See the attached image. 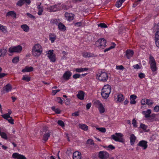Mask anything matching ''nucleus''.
Segmentation results:
<instances>
[{
  "label": "nucleus",
  "instance_id": "f257e3e1",
  "mask_svg": "<svg viewBox=\"0 0 159 159\" xmlns=\"http://www.w3.org/2000/svg\"><path fill=\"white\" fill-rule=\"evenodd\" d=\"M43 52L42 46L39 44H35L33 47L32 53L35 57H38Z\"/></svg>",
  "mask_w": 159,
  "mask_h": 159
},
{
  "label": "nucleus",
  "instance_id": "f03ea898",
  "mask_svg": "<svg viewBox=\"0 0 159 159\" xmlns=\"http://www.w3.org/2000/svg\"><path fill=\"white\" fill-rule=\"evenodd\" d=\"M111 137L112 139L116 141L121 143H123L124 142L122 138L123 135L121 133H116L115 135H112Z\"/></svg>",
  "mask_w": 159,
  "mask_h": 159
},
{
  "label": "nucleus",
  "instance_id": "7ed1b4c3",
  "mask_svg": "<svg viewBox=\"0 0 159 159\" xmlns=\"http://www.w3.org/2000/svg\"><path fill=\"white\" fill-rule=\"evenodd\" d=\"M106 41L103 38L99 39L95 43L96 46L99 48H104L106 47Z\"/></svg>",
  "mask_w": 159,
  "mask_h": 159
},
{
  "label": "nucleus",
  "instance_id": "20e7f679",
  "mask_svg": "<svg viewBox=\"0 0 159 159\" xmlns=\"http://www.w3.org/2000/svg\"><path fill=\"white\" fill-rule=\"evenodd\" d=\"M22 50V47L20 45L17 46L11 47L9 48L8 51L11 53L17 52L20 53Z\"/></svg>",
  "mask_w": 159,
  "mask_h": 159
},
{
  "label": "nucleus",
  "instance_id": "39448f33",
  "mask_svg": "<svg viewBox=\"0 0 159 159\" xmlns=\"http://www.w3.org/2000/svg\"><path fill=\"white\" fill-rule=\"evenodd\" d=\"M98 79L102 81H106L108 79V75L106 73L101 72V73L97 75Z\"/></svg>",
  "mask_w": 159,
  "mask_h": 159
},
{
  "label": "nucleus",
  "instance_id": "423d86ee",
  "mask_svg": "<svg viewBox=\"0 0 159 159\" xmlns=\"http://www.w3.org/2000/svg\"><path fill=\"white\" fill-rule=\"evenodd\" d=\"M95 104L97 105V106L98 107L100 113H102L105 112V109L102 104L100 102L97 100L95 102Z\"/></svg>",
  "mask_w": 159,
  "mask_h": 159
},
{
  "label": "nucleus",
  "instance_id": "0eeeda50",
  "mask_svg": "<svg viewBox=\"0 0 159 159\" xmlns=\"http://www.w3.org/2000/svg\"><path fill=\"white\" fill-rule=\"evenodd\" d=\"M109 154L106 151H101L99 152V157L102 159H107L109 157Z\"/></svg>",
  "mask_w": 159,
  "mask_h": 159
},
{
  "label": "nucleus",
  "instance_id": "6e6552de",
  "mask_svg": "<svg viewBox=\"0 0 159 159\" xmlns=\"http://www.w3.org/2000/svg\"><path fill=\"white\" fill-rule=\"evenodd\" d=\"M111 87L109 84L105 85L101 91L110 94L111 92Z\"/></svg>",
  "mask_w": 159,
  "mask_h": 159
},
{
  "label": "nucleus",
  "instance_id": "1a4fd4ad",
  "mask_svg": "<svg viewBox=\"0 0 159 159\" xmlns=\"http://www.w3.org/2000/svg\"><path fill=\"white\" fill-rule=\"evenodd\" d=\"M12 88L11 85L9 84H8L3 88L2 92L3 93H5V92L8 93L11 90Z\"/></svg>",
  "mask_w": 159,
  "mask_h": 159
},
{
  "label": "nucleus",
  "instance_id": "9d476101",
  "mask_svg": "<svg viewBox=\"0 0 159 159\" xmlns=\"http://www.w3.org/2000/svg\"><path fill=\"white\" fill-rule=\"evenodd\" d=\"M72 75L70 71H66L63 75V78L66 80H68Z\"/></svg>",
  "mask_w": 159,
  "mask_h": 159
},
{
  "label": "nucleus",
  "instance_id": "9b49d317",
  "mask_svg": "<svg viewBox=\"0 0 159 159\" xmlns=\"http://www.w3.org/2000/svg\"><path fill=\"white\" fill-rule=\"evenodd\" d=\"M147 142L144 140H142L139 142L137 145L143 148V149H145L148 147Z\"/></svg>",
  "mask_w": 159,
  "mask_h": 159
},
{
  "label": "nucleus",
  "instance_id": "f8f14e48",
  "mask_svg": "<svg viewBox=\"0 0 159 159\" xmlns=\"http://www.w3.org/2000/svg\"><path fill=\"white\" fill-rule=\"evenodd\" d=\"M74 15L71 13L66 12L65 13V16L68 20L71 21L74 19Z\"/></svg>",
  "mask_w": 159,
  "mask_h": 159
},
{
  "label": "nucleus",
  "instance_id": "ddd939ff",
  "mask_svg": "<svg viewBox=\"0 0 159 159\" xmlns=\"http://www.w3.org/2000/svg\"><path fill=\"white\" fill-rule=\"evenodd\" d=\"M81 157V153L78 152H75L73 154V159H80Z\"/></svg>",
  "mask_w": 159,
  "mask_h": 159
},
{
  "label": "nucleus",
  "instance_id": "4468645a",
  "mask_svg": "<svg viewBox=\"0 0 159 159\" xmlns=\"http://www.w3.org/2000/svg\"><path fill=\"white\" fill-rule=\"evenodd\" d=\"M133 54L134 52L131 50H127L126 51V57L128 59L132 57Z\"/></svg>",
  "mask_w": 159,
  "mask_h": 159
},
{
  "label": "nucleus",
  "instance_id": "2eb2a0df",
  "mask_svg": "<svg viewBox=\"0 0 159 159\" xmlns=\"http://www.w3.org/2000/svg\"><path fill=\"white\" fill-rule=\"evenodd\" d=\"M12 111L11 110H8V113L2 115L1 116L5 119H7L9 117H10V115L12 113Z\"/></svg>",
  "mask_w": 159,
  "mask_h": 159
},
{
  "label": "nucleus",
  "instance_id": "dca6fc26",
  "mask_svg": "<svg viewBox=\"0 0 159 159\" xmlns=\"http://www.w3.org/2000/svg\"><path fill=\"white\" fill-rule=\"evenodd\" d=\"M33 68L32 66H26L25 68L22 70L23 72H30L33 70Z\"/></svg>",
  "mask_w": 159,
  "mask_h": 159
},
{
  "label": "nucleus",
  "instance_id": "f3484780",
  "mask_svg": "<svg viewBox=\"0 0 159 159\" xmlns=\"http://www.w3.org/2000/svg\"><path fill=\"white\" fill-rule=\"evenodd\" d=\"M51 133L50 131H48L47 132L45 133L44 134L43 137V140L45 142H46L48 140V138L50 136Z\"/></svg>",
  "mask_w": 159,
  "mask_h": 159
},
{
  "label": "nucleus",
  "instance_id": "a211bd4d",
  "mask_svg": "<svg viewBox=\"0 0 159 159\" xmlns=\"http://www.w3.org/2000/svg\"><path fill=\"white\" fill-rule=\"evenodd\" d=\"M151 112V110L150 109H148L147 111H143L142 114L145 116L146 118H148L150 117V114Z\"/></svg>",
  "mask_w": 159,
  "mask_h": 159
},
{
  "label": "nucleus",
  "instance_id": "6ab92c4d",
  "mask_svg": "<svg viewBox=\"0 0 159 159\" xmlns=\"http://www.w3.org/2000/svg\"><path fill=\"white\" fill-rule=\"evenodd\" d=\"M84 93L82 91H80L77 95V98L83 100L84 98Z\"/></svg>",
  "mask_w": 159,
  "mask_h": 159
},
{
  "label": "nucleus",
  "instance_id": "aec40b11",
  "mask_svg": "<svg viewBox=\"0 0 159 159\" xmlns=\"http://www.w3.org/2000/svg\"><path fill=\"white\" fill-rule=\"evenodd\" d=\"M130 139L131 145H133L136 139V137L133 134H132L130 135Z\"/></svg>",
  "mask_w": 159,
  "mask_h": 159
},
{
  "label": "nucleus",
  "instance_id": "412c9836",
  "mask_svg": "<svg viewBox=\"0 0 159 159\" xmlns=\"http://www.w3.org/2000/svg\"><path fill=\"white\" fill-rule=\"evenodd\" d=\"M16 14L14 11H11L8 12L6 15V16H11L14 17H16Z\"/></svg>",
  "mask_w": 159,
  "mask_h": 159
},
{
  "label": "nucleus",
  "instance_id": "4be33fe9",
  "mask_svg": "<svg viewBox=\"0 0 159 159\" xmlns=\"http://www.w3.org/2000/svg\"><path fill=\"white\" fill-rule=\"evenodd\" d=\"M21 27L23 30L26 32H28L29 30V27L26 24L22 25Z\"/></svg>",
  "mask_w": 159,
  "mask_h": 159
},
{
  "label": "nucleus",
  "instance_id": "5701e85b",
  "mask_svg": "<svg viewBox=\"0 0 159 159\" xmlns=\"http://www.w3.org/2000/svg\"><path fill=\"white\" fill-rule=\"evenodd\" d=\"M83 57H94L95 56L93 54H91L89 52H84L82 54Z\"/></svg>",
  "mask_w": 159,
  "mask_h": 159
},
{
  "label": "nucleus",
  "instance_id": "b1692460",
  "mask_svg": "<svg viewBox=\"0 0 159 159\" xmlns=\"http://www.w3.org/2000/svg\"><path fill=\"white\" fill-rule=\"evenodd\" d=\"M49 37V39L51 40L52 43H53L56 38V35L54 34H50Z\"/></svg>",
  "mask_w": 159,
  "mask_h": 159
},
{
  "label": "nucleus",
  "instance_id": "393cba45",
  "mask_svg": "<svg viewBox=\"0 0 159 159\" xmlns=\"http://www.w3.org/2000/svg\"><path fill=\"white\" fill-rule=\"evenodd\" d=\"M150 68L151 70L153 72H155L157 70V67L156 66V63L150 64Z\"/></svg>",
  "mask_w": 159,
  "mask_h": 159
},
{
  "label": "nucleus",
  "instance_id": "a878e982",
  "mask_svg": "<svg viewBox=\"0 0 159 159\" xmlns=\"http://www.w3.org/2000/svg\"><path fill=\"white\" fill-rule=\"evenodd\" d=\"M79 127L84 131H87L88 129V126L84 124H80L79 125Z\"/></svg>",
  "mask_w": 159,
  "mask_h": 159
},
{
  "label": "nucleus",
  "instance_id": "bb28decb",
  "mask_svg": "<svg viewBox=\"0 0 159 159\" xmlns=\"http://www.w3.org/2000/svg\"><path fill=\"white\" fill-rule=\"evenodd\" d=\"M58 27L59 29L61 30L64 31L66 29L65 26L62 23H60L58 25Z\"/></svg>",
  "mask_w": 159,
  "mask_h": 159
},
{
  "label": "nucleus",
  "instance_id": "cd10ccee",
  "mask_svg": "<svg viewBox=\"0 0 159 159\" xmlns=\"http://www.w3.org/2000/svg\"><path fill=\"white\" fill-rule=\"evenodd\" d=\"M110 94L101 91V95L102 97L104 99H107L109 96Z\"/></svg>",
  "mask_w": 159,
  "mask_h": 159
},
{
  "label": "nucleus",
  "instance_id": "c85d7f7f",
  "mask_svg": "<svg viewBox=\"0 0 159 159\" xmlns=\"http://www.w3.org/2000/svg\"><path fill=\"white\" fill-rule=\"evenodd\" d=\"M58 9L57 5H56L51 6L49 7V9L50 11H55L57 10Z\"/></svg>",
  "mask_w": 159,
  "mask_h": 159
},
{
  "label": "nucleus",
  "instance_id": "c756f323",
  "mask_svg": "<svg viewBox=\"0 0 159 159\" xmlns=\"http://www.w3.org/2000/svg\"><path fill=\"white\" fill-rule=\"evenodd\" d=\"M125 0H118L116 3V5L117 7H120L121 6L122 3L125 1Z\"/></svg>",
  "mask_w": 159,
  "mask_h": 159
},
{
  "label": "nucleus",
  "instance_id": "7c9ffc66",
  "mask_svg": "<svg viewBox=\"0 0 159 159\" xmlns=\"http://www.w3.org/2000/svg\"><path fill=\"white\" fill-rule=\"evenodd\" d=\"M48 57L50 59V61L55 62L56 61V56L55 55L52 56H48Z\"/></svg>",
  "mask_w": 159,
  "mask_h": 159
},
{
  "label": "nucleus",
  "instance_id": "2f4dec72",
  "mask_svg": "<svg viewBox=\"0 0 159 159\" xmlns=\"http://www.w3.org/2000/svg\"><path fill=\"white\" fill-rule=\"evenodd\" d=\"M149 63L150 64H153L155 63H156V61L154 59L153 57L151 56V55H150V57L149 58Z\"/></svg>",
  "mask_w": 159,
  "mask_h": 159
},
{
  "label": "nucleus",
  "instance_id": "473e14b6",
  "mask_svg": "<svg viewBox=\"0 0 159 159\" xmlns=\"http://www.w3.org/2000/svg\"><path fill=\"white\" fill-rule=\"evenodd\" d=\"M37 8L39 9V11L38 12V14L39 15H42V13L43 11V8L40 6V5H38Z\"/></svg>",
  "mask_w": 159,
  "mask_h": 159
},
{
  "label": "nucleus",
  "instance_id": "72a5a7b5",
  "mask_svg": "<svg viewBox=\"0 0 159 159\" xmlns=\"http://www.w3.org/2000/svg\"><path fill=\"white\" fill-rule=\"evenodd\" d=\"M95 127L97 130H99L102 133H105L106 132V129L104 128H98L97 126H95Z\"/></svg>",
  "mask_w": 159,
  "mask_h": 159
},
{
  "label": "nucleus",
  "instance_id": "f704fd0d",
  "mask_svg": "<svg viewBox=\"0 0 159 159\" xmlns=\"http://www.w3.org/2000/svg\"><path fill=\"white\" fill-rule=\"evenodd\" d=\"M22 80L26 81L27 82H29L30 80V78L27 75H24Z\"/></svg>",
  "mask_w": 159,
  "mask_h": 159
},
{
  "label": "nucleus",
  "instance_id": "c9c22d12",
  "mask_svg": "<svg viewBox=\"0 0 159 159\" xmlns=\"http://www.w3.org/2000/svg\"><path fill=\"white\" fill-rule=\"evenodd\" d=\"M117 101L119 102H121L124 100L123 96L122 94H120L117 95Z\"/></svg>",
  "mask_w": 159,
  "mask_h": 159
},
{
  "label": "nucleus",
  "instance_id": "e433bc0d",
  "mask_svg": "<svg viewBox=\"0 0 159 159\" xmlns=\"http://www.w3.org/2000/svg\"><path fill=\"white\" fill-rule=\"evenodd\" d=\"M24 3L25 2L23 0H20L17 2L16 5L17 6L21 7L23 5Z\"/></svg>",
  "mask_w": 159,
  "mask_h": 159
},
{
  "label": "nucleus",
  "instance_id": "4c0bfd02",
  "mask_svg": "<svg viewBox=\"0 0 159 159\" xmlns=\"http://www.w3.org/2000/svg\"><path fill=\"white\" fill-rule=\"evenodd\" d=\"M113 45L110 46L109 48L105 49L104 50V52H106L107 51H108L110 50H111V49L114 48L115 47L116 44L114 43H113Z\"/></svg>",
  "mask_w": 159,
  "mask_h": 159
},
{
  "label": "nucleus",
  "instance_id": "58836bf2",
  "mask_svg": "<svg viewBox=\"0 0 159 159\" xmlns=\"http://www.w3.org/2000/svg\"><path fill=\"white\" fill-rule=\"evenodd\" d=\"M98 26L102 28H106L107 27V25L104 23H101L98 24Z\"/></svg>",
  "mask_w": 159,
  "mask_h": 159
},
{
  "label": "nucleus",
  "instance_id": "ea45409f",
  "mask_svg": "<svg viewBox=\"0 0 159 159\" xmlns=\"http://www.w3.org/2000/svg\"><path fill=\"white\" fill-rule=\"evenodd\" d=\"M86 143L88 144H90L92 145H94V144L93 140L91 139H88L87 140Z\"/></svg>",
  "mask_w": 159,
  "mask_h": 159
},
{
  "label": "nucleus",
  "instance_id": "a19ab883",
  "mask_svg": "<svg viewBox=\"0 0 159 159\" xmlns=\"http://www.w3.org/2000/svg\"><path fill=\"white\" fill-rule=\"evenodd\" d=\"M19 154L18 153H13L12 155V157L14 159H18Z\"/></svg>",
  "mask_w": 159,
  "mask_h": 159
},
{
  "label": "nucleus",
  "instance_id": "79ce46f5",
  "mask_svg": "<svg viewBox=\"0 0 159 159\" xmlns=\"http://www.w3.org/2000/svg\"><path fill=\"white\" fill-rule=\"evenodd\" d=\"M0 135L1 136V137L2 138L6 140L7 139V134L4 132H2V133L0 134Z\"/></svg>",
  "mask_w": 159,
  "mask_h": 159
},
{
  "label": "nucleus",
  "instance_id": "37998d69",
  "mask_svg": "<svg viewBox=\"0 0 159 159\" xmlns=\"http://www.w3.org/2000/svg\"><path fill=\"white\" fill-rule=\"evenodd\" d=\"M57 124L58 125L61 126L62 127H63L65 126V124L64 122L61 120H59L57 121Z\"/></svg>",
  "mask_w": 159,
  "mask_h": 159
},
{
  "label": "nucleus",
  "instance_id": "c03bdc74",
  "mask_svg": "<svg viewBox=\"0 0 159 159\" xmlns=\"http://www.w3.org/2000/svg\"><path fill=\"white\" fill-rule=\"evenodd\" d=\"M0 51H1V52L2 53V56H3L5 55L6 53L7 52V50L6 49H1Z\"/></svg>",
  "mask_w": 159,
  "mask_h": 159
},
{
  "label": "nucleus",
  "instance_id": "a18cd8bd",
  "mask_svg": "<svg viewBox=\"0 0 159 159\" xmlns=\"http://www.w3.org/2000/svg\"><path fill=\"white\" fill-rule=\"evenodd\" d=\"M19 61V57H16L14 58L12 60V62L14 63H16Z\"/></svg>",
  "mask_w": 159,
  "mask_h": 159
},
{
  "label": "nucleus",
  "instance_id": "49530a36",
  "mask_svg": "<svg viewBox=\"0 0 159 159\" xmlns=\"http://www.w3.org/2000/svg\"><path fill=\"white\" fill-rule=\"evenodd\" d=\"M140 127L143 130H146L147 128V126L145 124L142 123H141L140 125Z\"/></svg>",
  "mask_w": 159,
  "mask_h": 159
},
{
  "label": "nucleus",
  "instance_id": "de8ad7c7",
  "mask_svg": "<svg viewBox=\"0 0 159 159\" xmlns=\"http://www.w3.org/2000/svg\"><path fill=\"white\" fill-rule=\"evenodd\" d=\"M6 28V27L2 25L0 27V30L4 33L6 32L7 31V30Z\"/></svg>",
  "mask_w": 159,
  "mask_h": 159
},
{
  "label": "nucleus",
  "instance_id": "09e8293b",
  "mask_svg": "<svg viewBox=\"0 0 159 159\" xmlns=\"http://www.w3.org/2000/svg\"><path fill=\"white\" fill-rule=\"evenodd\" d=\"M8 120V122L11 124H14V120L12 119V117L10 116V117H9L7 118V119H6Z\"/></svg>",
  "mask_w": 159,
  "mask_h": 159
},
{
  "label": "nucleus",
  "instance_id": "8fccbe9b",
  "mask_svg": "<svg viewBox=\"0 0 159 159\" xmlns=\"http://www.w3.org/2000/svg\"><path fill=\"white\" fill-rule=\"evenodd\" d=\"M146 104L148 105H151L153 104V102L151 100L147 99Z\"/></svg>",
  "mask_w": 159,
  "mask_h": 159
},
{
  "label": "nucleus",
  "instance_id": "3c124183",
  "mask_svg": "<svg viewBox=\"0 0 159 159\" xmlns=\"http://www.w3.org/2000/svg\"><path fill=\"white\" fill-rule=\"evenodd\" d=\"M125 30L124 27L123 26H121L118 30V33L119 34L122 33V32Z\"/></svg>",
  "mask_w": 159,
  "mask_h": 159
},
{
  "label": "nucleus",
  "instance_id": "603ef678",
  "mask_svg": "<svg viewBox=\"0 0 159 159\" xmlns=\"http://www.w3.org/2000/svg\"><path fill=\"white\" fill-rule=\"evenodd\" d=\"M138 76L141 79L145 78V75L144 74L142 73H141L139 74Z\"/></svg>",
  "mask_w": 159,
  "mask_h": 159
},
{
  "label": "nucleus",
  "instance_id": "864d4df0",
  "mask_svg": "<svg viewBox=\"0 0 159 159\" xmlns=\"http://www.w3.org/2000/svg\"><path fill=\"white\" fill-rule=\"evenodd\" d=\"M159 39V31L157 30L155 34V39Z\"/></svg>",
  "mask_w": 159,
  "mask_h": 159
},
{
  "label": "nucleus",
  "instance_id": "5fc2aeb1",
  "mask_svg": "<svg viewBox=\"0 0 159 159\" xmlns=\"http://www.w3.org/2000/svg\"><path fill=\"white\" fill-rule=\"evenodd\" d=\"M80 76V75L79 74H75L73 76V77L74 79H76L79 78Z\"/></svg>",
  "mask_w": 159,
  "mask_h": 159
},
{
  "label": "nucleus",
  "instance_id": "6e6d98bb",
  "mask_svg": "<svg viewBox=\"0 0 159 159\" xmlns=\"http://www.w3.org/2000/svg\"><path fill=\"white\" fill-rule=\"evenodd\" d=\"M116 69L117 70H123L124 69V68L123 66L122 65H120L116 66Z\"/></svg>",
  "mask_w": 159,
  "mask_h": 159
},
{
  "label": "nucleus",
  "instance_id": "4d7b16f0",
  "mask_svg": "<svg viewBox=\"0 0 159 159\" xmlns=\"http://www.w3.org/2000/svg\"><path fill=\"white\" fill-rule=\"evenodd\" d=\"M132 124L134 127H137V125L136 124V121L135 119H133L132 120Z\"/></svg>",
  "mask_w": 159,
  "mask_h": 159
},
{
  "label": "nucleus",
  "instance_id": "13d9d810",
  "mask_svg": "<svg viewBox=\"0 0 159 159\" xmlns=\"http://www.w3.org/2000/svg\"><path fill=\"white\" fill-rule=\"evenodd\" d=\"M47 54L48 55V56H52L54 55L53 53V50H49Z\"/></svg>",
  "mask_w": 159,
  "mask_h": 159
},
{
  "label": "nucleus",
  "instance_id": "bf43d9fd",
  "mask_svg": "<svg viewBox=\"0 0 159 159\" xmlns=\"http://www.w3.org/2000/svg\"><path fill=\"white\" fill-rule=\"evenodd\" d=\"M26 15L30 18H32L34 19H35V16H33V15H32V14H31L30 13H26Z\"/></svg>",
  "mask_w": 159,
  "mask_h": 159
},
{
  "label": "nucleus",
  "instance_id": "052dcab7",
  "mask_svg": "<svg viewBox=\"0 0 159 159\" xmlns=\"http://www.w3.org/2000/svg\"><path fill=\"white\" fill-rule=\"evenodd\" d=\"M154 110L155 112H158L159 111V106L158 105L156 106L154 108Z\"/></svg>",
  "mask_w": 159,
  "mask_h": 159
},
{
  "label": "nucleus",
  "instance_id": "680f3d73",
  "mask_svg": "<svg viewBox=\"0 0 159 159\" xmlns=\"http://www.w3.org/2000/svg\"><path fill=\"white\" fill-rule=\"evenodd\" d=\"M60 91V89H57V90H53L52 91V95H55L58 92H59Z\"/></svg>",
  "mask_w": 159,
  "mask_h": 159
},
{
  "label": "nucleus",
  "instance_id": "e2e57ef3",
  "mask_svg": "<svg viewBox=\"0 0 159 159\" xmlns=\"http://www.w3.org/2000/svg\"><path fill=\"white\" fill-rule=\"evenodd\" d=\"M49 131L48 130V127L46 126H44L43 127V131L45 132V133Z\"/></svg>",
  "mask_w": 159,
  "mask_h": 159
},
{
  "label": "nucleus",
  "instance_id": "0e129e2a",
  "mask_svg": "<svg viewBox=\"0 0 159 159\" xmlns=\"http://www.w3.org/2000/svg\"><path fill=\"white\" fill-rule=\"evenodd\" d=\"M19 157H18V159H26L25 157L22 155L19 154Z\"/></svg>",
  "mask_w": 159,
  "mask_h": 159
},
{
  "label": "nucleus",
  "instance_id": "69168bd1",
  "mask_svg": "<svg viewBox=\"0 0 159 159\" xmlns=\"http://www.w3.org/2000/svg\"><path fill=\"white\" fill-rule=\"evenodd\" d=\"M82 25V22H78L77 23H76L75 24V25L77 27H79L81 26Z\"/></svg>",
  "mask_w": 159,
  "mask_h": 159
},
{
  "label": "nucleus",
  "instance_id": "338daca9",
  "mask_svg": "<svg viewBox=\"0 0 159 159\" xmlns=\"http://www.w3.org/2000/svg\"><path fill=\"white\" fill-rule=\"evenodd\" d=\"M57 101L58 102L60 103V104H62L63 101L61 99V98L60 97L57 98Z\"/></svg>",
  "mask_w": 159,
  "mask_h": 159
},
{
  "label": "nucleus",
  "instance_id": "774afa93",
  "mask_svg": "<svg viewBox=\"0 0 159 159\" xmlns=\"http://www.w3.org/2000/svg\"><path fill=\"white\" fill-rule=\"evenodd\" d=\"M155 42L157 46L159 48V39H155Z\"/></svg>",
  "mask_w": 159,
  "mask_h": 159
}]
</instances>
